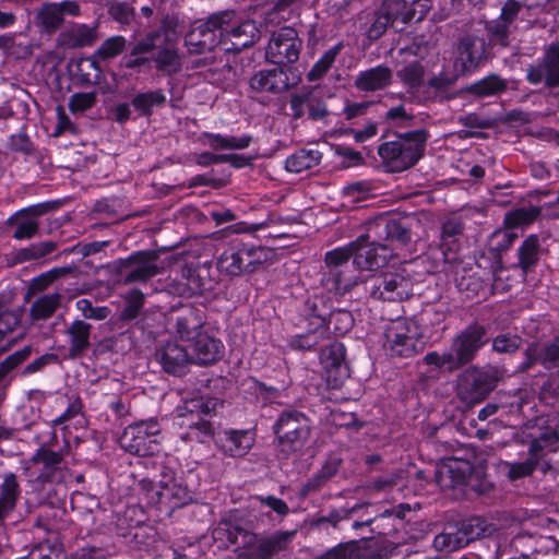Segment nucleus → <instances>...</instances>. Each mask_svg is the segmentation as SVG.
<instances>
[{
    "label": "nucleus",
    "instance_id": "nucleus-53",
    "mask_svg": "<svg viewBox=\"0 0 559 559\" xmlns=\"http://www.w3.org/2000/svg\"><path fill=\"white\" fill-rule=\"evenodd\" d=\"M57 248V243L53 241H44L33 243L27 248L21 249L15 253V261L19 263L37 260L46 257L53 252Z\"/></svg>",
    "mask_w": 559,
    "mask_h": 559
},
{
    "label": "nucleus",
    "instance_id": "nucleus-58",
    "mask_svg": "<svg viewBox=\"0 0 559 559\" xmlns=\"http://www.w3.org/2000/svg\"><path fill=\"white\" fill-rule=\"evenodd\" d=\"M32 347L25 346L20 350H16L12 355L8 356L3 361L0 362V385H4L3 381L11 371L17 368L24 362L31 355Z\"/></svg>",
    "mask_w": 559,
    "mask_h": 559
},
{
    "label": "nucleus",
    "instance_id": "nucleus-36",
    "mask_svg": "<svg viewBox=\"0 0 559 559\" xmlns=\"http://www.w3.org/2000/svg\"><path fill=\"white\" fill-rule=\"evenodd\" d=\"M178 285V293L188 297L201 294L207 288L202 271L189 264L181 266Z\"/></svg>",
    "mask_w": 559,
    "mask_h": 559
},
{
    "label": "nucleus",
    "instance_id": "nucleus-12",
    "mask_svg": "<svg viewBox=\"0 0 559 559\" xmlns=\"http://www.w3.org/2000/svg\"><path fill=\"white\" fill-rule=\"evenodd\" d=\"M353 246L348 243L325 253L326 271L323 274L322 284L328 290L345 294L355 285V282L345 276V270L348 269V261L352 258Z\"/></svg>",
    "mask_w": 559,
    "mask_h": 559
},
{
    "label": "nucleus",
    "instance_id": "nucleus-14",
    "mask_svg": "<svg viewBox=\"0 0 559 559\" xmlns=\"http://www.w3.org/2000/svg\"><path fill=\"white\" fill-rule=\"evenodd\" d=\"M486 336V328L479 323H473L453 338L449 350L456 370L475 359L478 350L487 343Z\"/></svg>",
    "mask_w": 559,
    "mask_h": 559
},
{
    "label": "nucleus",
    "instance_id": "nucleus-35",
    "mask_svg": "<svg viewBox=\"0 0 559 559\" xmlns=\"http://www.w3.org/2000/svg\"><path fill=\"white\" fill-rule=\"evenodd\" d=\"M543 459L542 448L537 441H531L528 457L524 462H506L507 476L511 481L531 476Z\"/></svg>",
    "mask_w": 559,
    "mask_h": 559
},
{
    "label": "nucleus",
    "instance_id": "nucleus-43",
    "mask_svg": "<svg viewBox=\"0 0 559 559\" xmlns=\"http://www.w3.org/2000/svg\"><path fill=\"white\" fill-rule=\"evenodd\" d=\"M368 502L356 503L352 508L332 509L326 515H321L313 521V526L321 527L330 524L333 528H337L340 522L349 520L354 514L361 510H367Z\"/></svg>",
    "mask_w": 559,
    "mask_h": 559
},
{
    "label": "nucleus",
    "instance_id": "nucleus-63",
    "mask_svg": "<svg viewBox=\"0 0 559 559\" xmlns=\"http://www.w3.org/2000/svg\"><path fill=\"white\" fill-rule=\"evenodd\" d=\"M76 308L85 319H93V320H105L110 314V309L105 306H93L92 301L90 299H80L75 304Z\"/></svg>",
    "mask_w": 559,
    "mask_h": 559
},
{
    "label": "nucleus",
    "instance_id": "nucleus-7",
    "mask_svg": "<svg viewBox=\"0 0 559 559\" xmlns=\"http://www.w3.org/2000/svg\"><path fill=\"white\" fill-rule=\"evenodd\" d=\"M384 348L391 356L409 358L424 350L425 342L415 321L399 318L384 332Z\"/></svg>",
    "mask_w": 559,
    "mask_h": 559
},
{
    "label": "nucleus",
    "instance_id": "nucleus-52",
    "mask_svg": "<svg viewBox=\"0 0 559 559\" xmlns=\"http://www.w3.org/2000/svg\"><path fill=\"white\" fill-rule=\"evenodd\" d=\"M342 49V44H337L326 50L322 57L313 64L307 74V79L310 82L322 79L334 63L336 57Z\"/></svg>",
    "mask_w": 559,
    "mask_h": 559
},
{
    "label": "nucleus",
    "instance_id": "nucleus-51",
    "mask_svg": "<svg viewBox=\"0 0 559 559\" xmlns=\"http://www.w3.org/2000/svg\"><path fill=\"white\" fill-rule=\"evenodd\" d=\"M166 103V96L159 90L140 93L132 99L133 107L142 115H151L154 106L160 107Z\"/></svg>",
    "mask_w": 559,
    "mask_h": 559
},
{
    "label": "nucleus",
    "instance_id": "nucleus-50",
    "mask_svg": "<svg viewBox=\"0 0 559 559\" xmlns=\"http://www.w3.org/2000/svg\"><path fill=\"white\" fill-rule=\"evenodd\" d=\"M312 329L305 334L294 337L290 342L292 347L297 349L310 350L317 347V345L329 338L326 330L322 328L318 322L310 324Z\"/></svg>",
    "mask_w": 559,
    "mask_h": 559
},
{
    "label": "nucleus",
    "instance_id": "nucleus-29",
    "mask_svg": "<svg viewBox=\"0 0 559 559\" xmlns=\"http://www.w3.org/2000/svg\"><path fill=\"white\" fill-rule=\"evenodd\" d=\"M98 25L72 24L58 36V44L63 48L75 49L91 47L98 40Z\"/></svg>",
    "mask_w": 559,
    "mask_h": 559
},
{
    "label": "nucleus",
    "instance_id": "nucleus-33",
    "mask_svg": "<svg viewBox=\"0 0 559 559\" xmlns=\"http://www.w3.org/2000/svg\"><path fill=\"white\" fill-rule=\"evenodd\" d=\"M193 343V362L211 365L219 360L224 354V345L217 338L200 333Z\"/></svg>",
    "mask_w": 559,
    "mask_h": 559
},
{
    "label": "nucleus",
    "instance_id": "nucleus-19",
    "mask_svg": "<svg viewBox=\"0 0 559 559\" xmlns=\"http://www.w3.org/2000/svg\"><path fill=\"white\" fill-rule=\"evenodd\" d=\"M414 219L409 217L393 218L390 216L377 217L367 224V237L383 241H396L403 246L407 245L411 239V228Z\"/></svg>",
    "mask_w": 559,
    "mask_h": 559
},
{
    "label": "nucleus",
    "instance_id": "nucleus-37",
    "mask_svg": "<svg viewBox=\"0 0 559 559\" xmlns=\"http://www.w3.org/2000/svg\"><path fill=\"white\" fill-rule=\"evenodd\" d=\"M462 539L467 546L471 542L491 536L497 527L481 518H471L456 524Z\"/></svg>",
    "mask_w": 559,
    "mask_h": 559
},
{
    "label": "nucleus",
    "instance_id": "nucleus-27",
    "mask_svg": "<svg viewBox=\"0 0 559 559\" xmlns=\"http://www.w3.org/2000/svg\"><path fill=\"white\" fill-rule=\"evenodd\" d=\"M22 495L21 483L13 472L1 475L0 483V531L5 527V520L15 511Z\"/></svg>",
    "mask_w": 559,
    "mask_h": 559
},
{
    "label": "nucleus",
    "instance_id": "nucleus-56",
    "mask_svg": "<svg viewBox=\"0 0 559 559\" xmlns=\"http://www.w3.org/2000/svg\"><path fill=\"white\" fill-rule=\"evenodd\" d=\"M22 312L20 309H10L8 306L0 302V341L4 338L8 333L13 332L20 324Z\"/></svg>",
    "mask_w": 559,
    "mask_h": 559
},
{
    "label": "nucleus",
    "instance_id": "nucleus-16",
    "mask_svg": "<svg viewBox=\"0 0 559 559\" xmlns=\"http://www.w3.org/2000/svg\"><path fill=\"white\" fill-rule=\"evenodd\" d=\"M309 324H320L331 335L342 336L354 325V318L348 310H331L323 298H314L309 305Z\"/></svg>",
    "mask_w": 559,
    "mask_h": 559
},
{
    "label": "nucleus",
    "instance_id": "nucleus-9",
    "mask_svg": "<svg viewBox=\"0 0 559 559\" xmlns=\"http://www.w3.org/2000/svg\"><path fill=\"white\" fill-rule=\"evenodd\" d=\"M269 255L270 251L266 248L235 243L221 254L217 266L221 272L236 276L254 272Z\"/></svg>",
    "mask_w": 559,
    "mask_h": 559
},
{
    "label": "nucleus",
    "instance_id": "nucleus-28",
    "mask_svg": "<svg viewBox=\"0 0 559 559\" xmlns=\"http://www.w3.org/2000/svg\"><path fill=\"white\" fill-rule=\"evenodd\" d=\"M463 230L464 224L459 217L448 218L442 224L440 248L442 250L444 262L453 266V272H455L456 276L460 274V264L462 261L457 257L455 248L457 237L463 234Z\"/></svg>",
    "mask_w": 559,
    "mask_h": 559
},
{
    "label": "nucleus",
    "instance_id": "nucleus-6",
    "mask_svg": "<svg viewBox=\"0 0 559 559\" xmlns=\"http://www.w3.org/2000/svg\"><path fill=\"white\" fill-rule=\"evenodd\" d=\"M228 11L214 13L205 21L195 22L185 36V45L191 53H204L224 46V31L228 26Z\"/></svg>",
    "mask_w": 559,
    "mask_h": 559
},
{
    "label": "nucleus",
    "instance_id": "nucleus-44",
    "mask_svg": "<svg viewBox=\"0 0 559 559\" xmlns=\"http://www.w3.org/2000/svg\"><path fill=\"white\" fill-rule=\"evenodd\" d=\"M507 86L506 80L492 74L471 84L467 91L477 97H488L504 92Z\"/></svg>",
    "mask_w": 559,
    "mask_h": 559
},
{
    "label": "nucleus",
    "instance_id": "nucleus-4",
    "mask_svg": "<svg viewBox=\"0 0 559 559\" xmlns=\"http://www.w3.org/2000/svg\"><path fill=\"white\" fill-rule=\"evenodd\" d=\"M504 370L497 366H472L462 371L456 380L457 399L471 407L481 403L503 378Z\"/></svg>",
    "mask_w": 559,
    "mask_h": 559
},
{
    "label": "nucleus",
    "instance_id": "nucleus-60",
    "mask_svg": "<svg viewBox=\"0 0 559 559\" xmlns=\"http://www.w3.org/2000/svg\"><path fill=\"white\" fill-rule=\"evenodd\" d=\"M144 304V295L135 289L132 290L126 298V306L120 313L121 320L130 321L135 319Z\"/></svg>",
    "mask_w": 559,
    "mask_h": 559
},
{
    "label": "nucleus",
    "instance_id": "nucleus-20",
    "mask_svg": "<svg viewBox=\"0 0 559 559\" xmlns=\"http://www.w3.org/2000/svg\"><path fill=\"white\" fill-rule=\"evenodd\" d=\"M526 79L532 84L544 83L546 87L559 86V44L551 43L542 60L527 69Z\"/></svg>",
    "mask_w": 559,
    "mask_h": 559
},
{
    "label": "nucleus",
    "instance_id": "nucleus-2",
    "mask_svg": "<svg viewBox=\"0 0 559 559\" xmlns=\"http://www.w3.org/2000/svg\"><path fill=\"white\" fill-rule=\"evenodd\" d=\"M429 133L425 129L397 135L395 140L382 143L378 154L390 173H401L413 167L423 156Z\"/></svg>",
    "mask_w": 559,
    "mask_h": 559
},
{
    "label": "nucleus",
    "instance_id": "nucleus-13",
    "mask_svg": "<svg viewBox=\"0 0 559 559\" xmlns=\"http://www.w3.org/2000/svg\"><path fill=\"white\" fill-rule=\"evenodd\" d=\"M301 48L302 40L297 31L292 27H283L271 35L265 57L276 66L287 67L299 59Z\"/></svg>",
    "mask_w": 559,
    "mask_h": 559
},
{
    "label": "nucleus",
    "instance_id": "nucleus-10",
    "mask_svg": "<svg viewBox=\"0 0 559 559\" xmlns=\"http://www.w3.org/2000/svg\"><path fill=\"white\" fill-rule=\"evenodd\" d=\"M160 432L156 420L139 421L124 428L119 438L120 447L134 455L147 456L158 451L157 436Z\"/></svg>",
    "mask_w": 559,
    "mask_h": 559
},
{
    "label": "nucleus",
    "instance_id": "nucleus-32",
    "mask_svg": "<svg viewBox=\"0 0 559 559\" xmlns=\"http://www.w3.org/2000/svg\"><path fill=\"white\" fill-rule=\"evenodd\" d=\"M157 501L179 508L192 500L191 491L175 478L164 475L159 483V489L155 491Z\"/></svg>",
    "mask_w": 559,
    "mask_h": 559
},
{
    "label": "nucleus",
    "instance_id": "nucleus-49",
    "mask_svg": "<svg viewBox=\"0 0 559 559\" xmlns=\"http://www.w3.org/2000/svg\"><path fill=\"white\" fill-rule=\"evenodd\" d=\"M207 145L213 150H243L247 148L252 138L250 135L227 136L222 134H205Z\"/></svg>",
    "mask_w": 559,
    "mask_h": 559
},
{
    "label": "nucleus",
    "instance_id": "nucleus-64",
    "mask_svg": "<svg viewBox=\"0 0 559 559\" xmlns=\"http://www.w3.org/2000/svg\"><path fill=\"white\" fill-rule=\"evenodd\" d=\"M355 551H357V542L342 543L318 559H355Z\"/></svg>",
    "mask_w": 559,
    "mask_h": 559
},
{
    "label": "nucleus",
    "instance_id": "nucleus-55",
    "mask_svg": "<svg viewBox=\"0 0 559 559\" xmlns=\"http://www.w3.org/2000/svg\"><path fill=\"white\" fill-rule=\"evenodd\" d=\"M425 69L418 60L408 62L397 71L399 79L408 87H418L424 79Z\"/></svg>",
    "mask_w": 559,
    "mask_h": 559
},
{
    "label": "nucleus",
    "instance_id": "nucleus-31",
    "mask_svg": "<svg viewBox=\"0 0 559 559\" xmlns=\"http://www.w3.org/2000/svg\"><path fill=\"white\" fill-rule=\"evenodd\" d=\"M92 324L84 320L71 322L64 333L68 337V355L71 359L81 358L91 346Z\"/></svg>",
    "mask_w": 559,
    "mask_h": 559
},
{
    "label": "nucleus",
    "instance_id": "nucleus-45",
    "mask_svg": "<svg viewBox=\"0 0 559 559\" xmlns=\"http://www.w3.org/2000/svg\"><path fill=\"white\" fill-rule=\"evenodd\" d=\"M540 213V207L533 205L509 211L504 215L503 226L513 229L527 226L536 221Z\"/></svg>",
    "mask_w": 559,
    "mask_h": 559
},
{
    "label": "nucleus",
    "instance_id": "nucleus-38",
    "mask_svg": "<svg viewBox=\"0 0 559 559\" xmlns=\"http://www.w3.org/2000/svg\"><path fill=\"white\" fill-rule=\"evenodd\" d=\"M468 474L469 466L466 463L454 461L441 466L436 473V479L442 488H453L464 485Z\"/></svg>",
    "mask_w": 559,
    "mask_h": 559
},
{
    "label": "nucleus",
    "instance_id": "nucleus-61",
    "mask_svg": "<svg viewBox=\"0 0 559 559\" xmlns=\"http://www.w3.org/2000/svg\"><path fill=\"white\" fill-rule=\"evenodd\" d=\"M9 224L15 225L13 238L17 240L31 239L38 231V223L32 218L11 217Z\"/></svg>",
    "mask_w": 559,
    "mask_h": 559
},
{
    "label": "nucleus",
    "instance_id": "nucleus-54",
    "mask_svg": "<svg viewBox=\"0 0 559 559\" xmlns=\"http://www.w3.org/2000/svg\"><path fill=\"white\" fill-rule=\"evenodd\" d=\"M74 269L75 267L72 266H61L51 269L48 272H45L38 275L37 277L33 278L31 283V289L33 292H43L58 278L63 277L73 272Z\"/></svg>",
    "mask_w": 559,
    "mask_h": 559
},
{
    "label": "nucleus",
    "instance_id": "nucleus-21",
    "mask_svg": "<svg viewBox=\"0 0 559 559\" xmlns=\"http://www.w3.org/2000/svg\"><path fill=\"white\" fill-rule=\"evenodd\" d=\"M231 14L228 21V26L224 31V46L226 51H240L245 48L252 46L260 38V31L257 24L251 21L239 22L234 11H228Z\"/></svg>",
    "mask_w": 559,
    "mask_h": 559
},
{
    "label": "nucleus",
    "instance_id": "nucleus-30",
    "mask_svg": "<svg viewBox=\"0 0 559 559\" xmlns=\"http://www.w3.org/2000/svg\"><path fill=\"white\" fill-rule=\"evenodd\" d=\"M393 80V72L386 66H377L360 71L354 81V86L366 93L383 91L389 87Z\"/></svg>",
    "mask_w": 559,
    "mask_h": 559
},
{
    "label": "nucleus",
    "instance_id": "nucleus-26",
    "mask_svg": "<svg viewBox=\"0 0 559 559\" xmlns=\"http://www.w3.org/2000/svg\"><path fill=\"white\" fill-rule=\"evenodd\" d=\"M79 13L80 7L75 1L44 3L37 12V22L47 33H52L63 23L64 14L76 16Z\"/></svg>",
    "mask_w": 559,
    "mask_h": 559
},
{
    "label": "nucleus",
    "instance_id": "nucleus-41",
    "mask_svg": "<svg viewBox=\"0 0 559 559\" xmlns=\"http://www.w3.org/2000/svg\"><path fill=\"white\" fill-rule=\"evenodd\" d=\"M321 160V154L317 150H300L290 155L285 167L288 171L299 174L317 166Z\"/></svg>",
    "mask_w": 559,
    "mask_h": 559
},
{
    "label": "nucleus",
    "instance_id": "nucleus-47",
    "mask_svg": "<svg viewBox=\"0 0 559 559\" xmlns=\"http://www.w3.org/2000/svg\"><path fill=\"white\" fill-rule=\"evenodd\" d=\"M154 61L157 70L167 74H175L181 70V61L177 49L167 44L164 48L159 49Z\"/></svg>",
    "mask_w": 559,
    "mask_h": 559
},
{
    "label": "nucleus",
    "instance_id": "nucleus-8",
    "mask_svg": "<svg viewBox=\"0 0 559 559\" xmlns=\"http://www.w3.org/2000/svg\"><path fill=\"white\" fill-rule=\"evenodd\" d=\"M273 429L281 450L286 453L301 450L311 433L309 418L295 409L284 411L275 421Z\"/></svg>",
    "mask_w": 559,
    "mask_h": 559
},
{
    "label": "nucleus",
    "instance_id": "nucleus-25",
    "mask_svg": "<svg viewBox=\"0 0 559 559\" xmlns=\"http://www.w3.org/2000/svg\"><path fill=\"white\" fill-rule=\"evenodd\" d=\"M525 361L521 365V371L530 370L535 364H540L550 370L559 367V335L544 343H532L524 352Z\"/></svg>",
    "mask_w": 559,
    "mask_h": 559
},
{
    "label": "nucleus",
    "instance_id": "nucleus-23",
    "mask_svg": "<svg viewBox=\"0 0 559 559\" xmlns=\"http://www.w3.org/2000/svg\"><path fill=\"white\" fill-rule=\"evenodd\" d=\"M174 331L182 340H193L205 323L204 312L201 308L190 304L182 305L174 310L169 317Z\"/></svg>",
    "mask_w": 559,
    "mask_h": 559
},
{
    "label": "nucleus",
    "instance_id": "nucleus-39",
    "mask_svg": "<svg viewBox=\"0 0 559 559\" xmlns=\"http://www.w3.org/2000/svg\"><path fill=\"white\" fill-rule=\"evenodd\" d=\"M63 296L59 293L45 294L37 297L29 307V317L33 321L51 318L60 308Z\"/></svg>",
    "mask_w": 559,
    "mask_h": 559
},
{
    "label": "nucleus",
    "instance_id": "nucleus-5",
    "mask_svg": "<svg viewBox=\"0 0 559 559\" xmlns=\"http://www.w3.org/2000/svg\"><path fill=\"white\" fill-rule=\"evenodd\" d=\"M218 405L216 399L197 396L178 407V417L181 418L179 425L188 428L187 433L182 435L181 438L201 443L212 438L214 435L213 425L204 416L215 414Z\"/></svg>",
    "mask_w": 559,
    "mask_h": 559
},
{
    "label": "nucleus",
    "instance_id": "nucleus-48",
    "mask_svg": "<svg viewBox=\"0 0 559 559\" xmlns=\"http://www.w3.org/2000/svg\"><path fill=\"white\" fill-rule=\"evenodd\" d=\"M433 548L440 552H452L465 547L460 531L456 525L447 527L438 534L432 543Z\"/></svg>",
    "mask_w": 559,
    "mask_h": 559
},
{
    "label": "nucleus",
    "instance_id": "nucleus-15",
    "mask_svg": "<svg viewBox=\"0 0 559 559\" xmlns=\"http://www.w3.org/2000/svg\"><path fill=\"white\" fill-rule=\"evenodd\" d=\"M353 264L359 270H376L384 266L392 258V250L379 240L367 237V231L349 242Z\"/></svg>",
    "mask_w": 559,
    "mask_h": 559
},
{
    "label": "nucleus",
    "instance_id": "nucleus-46",
    "mask_svg": "<svg viewBox=\"0 0 559 559\" xmlns=\"http://www.w3.org/2000/svg\"><path fill=\"white\" fill-rule=\"evenodd\" d=\"M32 461L34 463H41L44 471L40 473L39 478L46 481L52 480L53 473L58 469L63 461V455L49 449H39Z\"/></svg>",
    "mask_w": 559,
    "mask_h": 559
},
{
    "label": "nucleus",
    "instance_id": "nucleus-24",
    "mask_svg": "<svg viewBox=\"0 0 559 559\" xmlns=\"http://www.w3.org/2000/svg\"><path fill=\"white\" fill-rule=\"evenodd\" d=\"M345 354V347L340 342H333L321 350L320 361L325 370L329 383L333 386H340L349 377Z\"/></svg>",
    "mask_w": 559,
    "mask_h": 559
},
{
    "label": "nucleus",
    "instance_id": "nucleus-59",
    "mask_svg": "<svg viewBox=\"0 0 559 559\" xmlns=\"http://www.w3.org/2000/svg\"><path fill=\"white\" fill-rule=\"evenodd\" d=\"M408 2L409 0H383L380 9L389 16L393 22L402 21L403 23L409 22L408 14Z\"/></svg>",
    "mask_w": 559,
    "mask_h": 559
},
{
    "label": "nucleus",
    "instance_id": "nucleus-40",
    "mask_svg": "<svg viewBox=\"0 0 559 559\" xmlns=\"http://www.w3.org/2000/svg\"><path fill=\"white\" fill-rule=\"evenodd\" d=\"M540 243L536 235L528 236L518 249V266L524 274L530 272L539 260Z\"/></svg>",
    "mask_w": 559,
    "mask_h": 559
},
{
    "label": "nucleus",
    "instance_id": "nucleus-42",
    "mask_svg": "<svg viewBox=\"0 0 559 559\" xmlns=\"http://www.w3.org/2000/svg\"><path fill=\"white\" fill-rule=\"evenodd\" d=\"M488 36V44L491 46L508 47L511 44L512 28L498 17L491 21H486L484 27Z\"/></svg>",
    "mask_w": 559,
    "mask_h": 559
},
{
    "label": "nucleus",
    "instance_id": "nucleus-17",
    "mask_svg": "<svg viewBox=\"0 0 559 559\" xmlns=\"http://www.w3.org/2000/svg\"><path fill=\"white\" fill-rule=\"evenodd\" d=\"M487 46L483 29L479 27H473L460 35L455 45L456 66H460L462 71L477 69L486 59Z\"/></svg>",
    "mask_w": 559,
    "mask_h": 559
},
{
    "label": "nucleus",
    "instance_id": "nucleus-11",
    "mask_svg": "<svg viewBox=\"0 0 559 559\" xmlns=\"http://www.w3.org/2000/svg\"><path fill=\"white\" fill-rule=\"evenodd\" d=\"M159 253L157 250H141L132 253L127 259L117 262L118 273L124 285L146 282L160 274L163 269L156 264Z\"/></svg>",
    "mask_w": 559,
    "mask_h": 559
},
{
    "label": "nucleus",
    "instance_id": "nucleus-3",
    "mask_svg": "<svg viewBox=\"0 0 559 559\" xmlns=\"http://www.w3.org/2000/svg\"><path fill=\"white\" fill-rule=\"evenodd\" d=\"M412 263L369 276L364 282L365 293L382 301H403L413 295L415 278L411 271Z\"/></svg>",
    "mask_w": 559,
    "mask_h": 559
},
{
    "label": "nucleus",
    "instance_id": "nucleus-34",
    "mask_svg": "<svg viewBox=\"0 0 559 559\" xmlns=\"http://www.w3.org/2000/svg\"><path fill=\"white\" fill-rule=\"evenodd\" d=\"M219 441L225 454L238 457L248 453L254 443V438L248 430H226Z\"/></svg>",
    "mask_w": 559,
    "mask_h": 559
},
{
    "label": "nucleus",
    "instance_id": "nucleus-57",
    "mask_svg": "<svg viewBox=\"0 0 559 559\" xmlns=\"http://www.w3.org/2000/svg\"><path fill=\"white\" fill-rule=\"evenodd\" d=\"M127 40L117 35L107 38L95 51V56L102 60H109L120 55L126 49Z\"/></svg>",
    "mask_w": 559,
    "mask_h": 559
},
{
    "label": "nucleus",
    "instance_id": "nucleus-1",
    "mask_svg": "<svg viewBox=\"0 0 559 559\" xmlns=\"http://www.w3.org/2000/svg\"><path fill=\"white\" fill-rule=\"evenodd\" d=\"M297 530L275 531L271 534L258 535L240 524H227V540L245 550V556L250 559H272L276 555L286 551Z\"/></svg>",
    "mask_w": 559,
    "mask_h": 559
},
{
    "label": "nucleus",
    "instance_id": "nucleus-18",
    "mask_svg": "<svg viewBox=\"0 0 559 559\" xmlns=\"http://www.w3.org/2000/svg\"><path fill=\"white\" fill-rule=\"evenodd\" d=\"M300 76L292 67L276 66L255 72L249 81L251 90L258 93L280 94L296 86Z\"/></svg>",
    "mask_w": 559,
    "mask_h": 559
},
{
    "label": "nucleus",
    "instance_id": "nucleus-62",
    "mask_svg": "<svg viewBox=\"0 0 559 559\" xmlns=\"http://www.w3.org/2000/svg\"><path fill=\"white\" fill-rule=\"evenodd\" d=\"M522 344V338L516 334H499L492 341V348L500 354L516 352Z\"/></svg>",
    "mask_w": 559,
    "mask_h": 559
},
{
    "label": "nucleus",
    "instance_id": "nucleus-22",
    "mask_svg": "<svg viewBox=\"0 0 559 559\" xmlns=\"http://www.w3.org/2000/svg\"><path fill=\"white\" fill-rule=\"evenodd\" d=\"M155 358L165 372L174 376L185 374L193 362L192 355L176 341L160 344L155 350Z\"/></svg>",
    "mask_w": 559,
    "mask_h": 559
}]
</instances>
